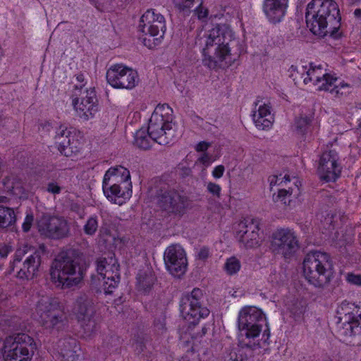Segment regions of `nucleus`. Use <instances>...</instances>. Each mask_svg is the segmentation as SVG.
<instances>
[{"label":"nucleus","instance_id":"nucleus-1","mask_svg":"<svg viewBox=\"0 0 361 361\" xmlns=\"http://www.w3.org/2000/svg\"><path fill=\"white\" fill-rule=\"evenodd\" d=\"M240 40L227 25H217L208 31L202 63L211 69L231 66L241 54Z\"/></svg>","mask_w":361,"mask_h":361},{"label":"nucleus","instance_id":"nucleus-2","mask_svg":"<svg viewBox=\"0 0 361 361\" xmlns=\"http://www.w3.org/2000/svg\"><path fill=\"white\" fill-rule=\"evenodd\" d=\"M85 269V262L82 253L75 249L68 250L60 252L52 262L51 279L59 286L71 288L80 283Z\"/></svg>","mask_w":361,"mask_h":361},{"label":"nucleus","instance_id":"nucleus-3","mask_svg":"<svg viewBox=\"0 0 361 361\" xmlns=\"http://www.w3.org/2000/svg\"><path fill=\"white\" fill-rule=\"evenodd\" d=\"M338 4L334 0H312L307 6L306 23L315 35H333L340 25Z\"/></svg>","mask_w":361,"mask_h":361},{"label":"nucleus","instance_id":"nucleus-4","mask_svg":"<svg viewBox=\"0 0 361 361\" xmlns=\"http://www.w3.org/2000/svg\"><path fill=\"white\" fill-rule=\"evenodd\" d=\"M338 4L334 0H312L307 6L306 23L315 35H333L340 25Z\"/></svg>","mask_w":361,"mask_h":361},{"label":"nucleus","instance_id":"nucleus-5","mask_svg":"<svg viewBox=\"0 0 361 361\" xmlns=\"http://www.w3.org/2000/svg\"><path fill=\"white\" fill-rule=\"evenodd\" d=\"M289 72L292 76L294 73H300L305 84L312 82L319 90L341 95L348 94L351 91V86L348 83L328 71L322 64L309 63L302 65L300 70L293 65L290 67Z\"/></svg>","mask_w":361,"mask_h":361},{"label":"nucleus","instance_id":"nucleus-6","mask_svg":"<svg viewBox=\"0 0 361 361\" xmlns=\"http://www.w3.org/2000/svg\"><path fill=\"white\" fill-rule=\"evenodd\" d=\"M303 274L314 286L322 288L328 285L333 276V263L326 252L312 251L303 260Z\"/></svg>","mask_w":361,"mask_h":361},{"label":"nucleus","instance_id":"nucleus-7","mask_svg":"<svg viewBox=\"0 0 361 361\" xmlns=\"http://www.w3.org/2000/svg\"><path fill=\"white\" fill-rule=\"evenodd\" d=\"M166 29L164 16L154 9H148L142 15L139 23L140 38L148 49H152L161 44Z\"/></svg>","mask_w":361,"mask_h":361},{"label":"nucleus","instance_id":"nucleus-8","mask_svg":"<svg viewBox=\"0 0 361 361\" xmlns=\"http://www.w3.org/2000/svg\"><path fill=\"white\" fill-rule=\"evenodd\" d=\"M44 245L35 250L24 245L16 250L11 267L16 270V277L22 280H31L37 275L41 265L42 255L45 252Z\"/></svg>","mask_w":361,"mask_h":361},{"label":"nucleus","instance_id":"nucleus-9","mask_svg":"<svg viewBox=\"0 0 361 361\" xmlns=\"http://www.w3.org/2000/svg\"><path fill=\"white\" fill-rule=\"evenodd\" d=\"M173 109L166 104H158L149 121L148 130L151 138L161 145H166L173 136Z\"/></svg>","mask_w":361,"mask_h":361},{"label":"nucleus","instance_id":"nucleus-10","mask_svg":"<svg viewBox=\"0 0 361 361\" xmlns=\"http://www.w3.org/2000/svg\"><path fill=\"white\" fill-rule=\"evenodd\" d=\"M35 349L36 343L31 336L17 334L5 339L3 357L5 361H30Z\"/></svg>","mask_w":361,"mask_h":361},{"label":"nucleus","instance_id":"nucleus-11","mask_svg":"<svg viewBox=\"0 0 361 361\" xmlns=\"http://www.w3.org/2000/svg\"><path fill=\"white\" fill-rule=\"evenodd\" d=\"M270 248L274 254L291 259L300 248L299 238L292 228H278L271 233Z\"/></svg>","mask_w":361,"mask_h":361},{"label":"nucleus","instance_id":"nucleus-12","mask_svg":"<svg viewBox=\"0 0 361 361\" xmlns=\"http://www.w3.org/2000/svg\"><path fill=\"white\" fill-rule=\"evenodd\" d=\"M36 313L39 322L47 329H60L63 326L66 316L56 298L43 295L37 301Z\"/></svg>","mask_w":361,"mask_h":361},{"label":"nucleus","instance_id":"nucleus-13","mask_svg":"<svg viewBox=\"0 0 361 361\" xmlns=\"http://www.w3.org/2000/svg\"><path fill=\"white\" fill-rule=\"evenodd\" d=\"M73 312L82 329L83 337L92 336L99 328L93 300L86 294H81L75 300Z\"/></svg>","mask_w":361,"mask_h":361},{"label":"nucleus","instance_id":"nucleus-14","mask_svg":"<svg viewBox=\"0 0 361 361\" xmlns=\"http://www.w3.org/2000/svg\"><path fill=\"white\" fill-rule=\"evenodd\" d=\"M204 300L203 291L198 288L184 294L180 301V312L183 318L190 324H196L201 318L208 317L210 312L204 307Z\"/></svg>","mask_w":361,"mask_h":361},{"label":"nucleus","instance_id":"nucleus-15","mask_svg":"<svg viewBox=\"0 0 361 361\" xmlns=\"http://www.w3.org/2000/svg\"><path fill=\"white\" fill-rule=\"evenodd\" d=\"M264 324H267L262 311L255 307H246L238 315V325L239 337L255 339L259 336Z\"/></svg>","mask_w":361,"mask_h":361},{"label":"nucleus","instance_id":"nucleus-16","mask_svg":"<svg viewBox=\"0 0 361 361\" xmlns=\"http://www.w3.org/2000/svg\"><path fill=\"white\" fill-rule=\"evenodd\" d=\"M107 82L114 89L133 90L139 82L136 70L123 63L111 65L106 71Z\"/></svg>","mask_w":361,"mask_h":361},{"label":"nucleus","instance_id":"nucleus-17","mask_svg":"<svg viewBox=\"0 0 361 361\" xmlns=\"http://www.w3.org/2000/svg\"><path fill=\"white\" fill-rule=\"evenodd\" d=\"M54 140L59 152L67 157H73L78 154L83 145L81 133L66 126H60L56 130Z\"/></svg>","mask_w":361,"mask_h":361},{"label":"nucleus","instance_id":"nucleus-18","mask_svg":"<svg viewBox=\"0 0 361 361\" xmlns=\"http://www.w3.org/2000/svg\"><path fill=\"white\" fill-rule=\"evenodd\" d=\"M37 226L40 234L49 239L61 240L71 235L70 223L63 216L43 215Z\"/></svg>","mask_w":361,"mask_h":361},{"label":"nucleus","instance_id":"nucleus-19","mask_svg":"<svg viewBox=\"0 0 361 361\" xmlns=\"http://www.w3.org/2000/svg\"><path fill=\"white\" fill-rule=\"evenodd\" d=\"M188 197L176 190L165 191L159 196L158 205L169 214L182 216L190 207Z\"/></svg>","mask_w":361,"mask_h":361},{"label":"nucleus","instance_id":"nucleus-20","mask_svg":"<svg viewBox=\"0 0 361 361\" xmlns=\"http://www.w3.org/2000/svg\"><path fill=\"white\" fill-rule=\"evenodd\" d=\"M270 331L268 326L264 331L263 339L261 341L252 342L251 340L245 341L244 338L239 337L238 348L232 350L228 355L225 361H245L254 356V350L257 348H264L269 344Z\"/></svg>","mask_w":361,"mask_h":361},{"label":"nucleus","instance_id":"nucleus-21","mask_svg":"<svg viewBox=\"0 0 361 361\" xmlns=\"http://www.w3.org/2000/svg\"><path fill=\"white\" fill-rule=\"evenodd\" d=\"M72 105L80 118L87 121L94 118L98 111L94 88L90 87L82 93L80 97L73 98Z\"/></svg>","mask_w":361,"mask_h":361},{"label":"nucleus","instance_id":"nucleus-22","mask_svg":"<svg viewBox=\"0 0 361 361\" xmlns=\"http://www.w3.org/2000/svg\"><path fill=\"white\" fill-rule=\"evenodd\" d=\"M168 271L174 276H183L187 269L188 261L185 250L178 245H172L166 248L164 255Z\"/></svg>","mask_w":361,"mask_h":361},{"label":"nucleus","instance_id":"nucleus-23","mask_svg":"<svg viewBox=\"0 0 361 361\" xmlns=\"http://www.w3.org/2000/svg\"><path fill=\"white\" fill-rule=\"evenodd\" d=\"M259 221L254 219H245L236 228V238L247 248L257 247L260 245Z\"/></svg>","mask_w":361,"mask_h":361},{"label":"nucleus","instance_id":"nucleus-24","mask_svg":"<svg viewBox=\"0 0 361 361\" xmlns=\"http://www.w3.org/2000/svg\"><path fill=\"white\" fill-rule=\"evenodd\" d=\"M338 160V154L334 150L322 154L318 171L323 180H336L340 177L341 166Z\"/></svg>","mask_w":361,"mask_h":361},{"label":"nucleus","instance_id":"nucleus-25","mask_svg":"<svg viewBox=\"0 0 361 361\" xmlns=\"http://www.w3.org/2000/svg\"><path fill=\"white\" fill-rule=\"evenodd\" d=\"M338 334L344 342L352 345H361V314H349Z\"/></svg>","mask_w":361,"mask_h":361},{"label":"nucleus","instance_id":"nucleus-26","mask_svg":"<svg viewBox=\"0 0 361 361\" xmlns=\"http://www.w3.org/2000/svg\"><path fill=\"white\" fill-rule=\"evenodd\" d=\"M252 117L256 128L259 130H268L272 126L274 115L267 104L259 101L255 102Z\"/></svg>","mask_w":361,"mask_h":361},{"label":"nucleus","instance_id":"nucleus-27","mask_svg":"<svg viewBox=\"0 0 361 361\" xmlns=\"http://www.w3.org/2000/svg\"><path fill=\"white\" fill-rule=\"evenodd\" d=\"M288 6V0H263L262 8L268 20L276 23L283 18Z\"/></svg>","mask_w":361,"mask_h":361},{"label":"nucleus","instance_id":"nucleus-28","mask_svg":"<svg viewBox=\"0 0 361 361\" xmlns=\"http://www.w3.org/2000/svg\"><path fill=\"white\" fill-rule=\"evenodd\" d=\"M102 188L106 197L116 200V197L128 199L132 193L131 182H122L125 185L121 187L118 184H110V182H102Z\"/></svg>","mask_w":361,"mask_h":361},{"label":"nucleus","instance_id":"nucleus-29","mask_svg":"<svg viewBox=\"0 0 361 361\" xmlns=\"http://www.w3.org/2000/svg\"><path fill=\"white\" fill-rule=\"evenodd\" d=\"M294 127L295 133L305 138L312 137L314 132L318 130V125L312 115L296 118Z\"/></svg>","mask_w":361,"mask_h":361},{"label":"nucleus","instance_id":"nucleus-30","mask_svg":"<svg viewBox=\"0 0 361 361\" xmlns=\"http://www.w3.org/2000/svg\"><path fill=\"white\" fill-rule=\"evenodd\" d=\"M221 148L216 147L212 152L201 153L195 155L194 169L200 168L203 173H206V169L221 157Z\"/></svg>","mask_w":361,"mask_h":361},{"label":"nucleus","instance_id":"nucleus-31","mask_svg":"<svg viewBox=\"0 0 361 361\" xmlns=\"http://www.w3.org/2000/svg\"><path fill=\"white\" fill-rule=\"evenodd\" d=\"M155 280V275L149 268L140 270L137 276V288L138 291L144 293L149 292Z\"/></svg>","mask_w":361,"mask_h":361},{"label":"nucleus","instance_id":"nucleus-32","mask_svg":"<svg viewBox=\"0 0 361 361\" xmlns=\"http://www.w3.org/2000/svg\"><path fill=\"white\" fill-rule=\"evenodd\" d=\"M8 192L19 198H27L32 188L28 182H2Z\"/></svg>","mask_w":361,"mask_h":361},{"label":"nucleus","instance_id":"nucleus-33","mask_svg":"<svg viewBox=\"0 0 361 361\" xmlns=\"http://www.w3.org/2000/svg\"><path fill=\"white\" fill-rule=\"evenodd\" d=\"M129 170L121 165L111 166L105 173L103 180H130Z\"/></svg>","mask_w":361,"mask_h":361},{"label":"nucleus","instance_id":"nucleus-34","mask_svg":"<svg viewBox=\"0 0 361 361\" xmlns=\"http://www.w3.org/2000/svg\"><path fill=\"white\" fill-rule=\"evenodd\" d=\"M103 279V289L106 294H110L120 281L119 271L106 269L104 274H99Z\"/></svg>","mask_w":361,"mask_h":361},{"label":"nucleus","instance_id":"nucleus-35","mask_svg":"<svg viewBox=\"0 0 361 361\" xmlns=\"http://www.w3.org/2000/svg\"><path fill=\"white\" fill-rule=\"evenodd\" d=\"M96 263L98 274H104L106 269L119 271V264L117 263L116 259L112 256L108 258L100 257L97 260Z\"/></svg>","mask_w":361,"mask_h":361},{"label":"nucleus","instance_id":"nucleus-36","mask_svg":"<svg viewBox=\"0 0 361 361\" xmlns=\"http://www.w3.org/2000/svg\"><path fill=\"white\" fill-rule=\"evenodd\" d=\"M16 220V218L13 209L0 205V229L11 226Z\"/></svg>","mask_w":361,"mask_h":361},{"label":"nucleus","instance_id":"nucleus-37","mask_svg":"<svg viewBox=\"0 0 361 361\" xmlns=\"http://www.w3.org/2000/svg\"><path fill=\"white\" fill-rule=\"evenodd\" d=\"M154 140L151 138L149 130L145 128H140L135 134V144L138 147L147 149H149Z\"/></svg>","mask_w":361,"mask_h":361},{"label":"nucleus","instance_id":"nucleus-38","mask_svg":"<svg viewBox=\"0 0 361 361\" xmlns=\"http://www.w3.org/2000/svg\"><path fill=\"white\" fill-rule=\"evenodd\" d=\"M195 159L194 153L188 154L178 165L177 172L183 177L189 176L192 172V167L194 168Z\"/></svg>","mask_w":361,"mask_h":361},{"label":"nucleus","instance_id":"nucleus-39","mask_svg":"<svg viewBox=\"0 0 361 361\" xmlns=\"http://www.w3.org/2000/svg\"><path fill=\"white\" fill-rule=\"evenodd\" d=\"M98 219L96 216L90 217L83 226L84 233L87 235H94L98 229Z\"/></svg>","mask_w":361,"mask_h":361},{"label":"nucleus","instance_id":"nucleus-40","mask_svg":"<svg viewBox=\"0 0 361 361\" xmlns=\"http://www.w3.org/2000/svg\"><path fill=\"white\" fill-rule=\"evenodd\" d=\"M240 261L235 257L228 258L224 264V269L229 275L236 274L240 270Z\"/></svg>","mask_w":361,"mask_h":361},{"label":"nucleus","instance_id":"nucleus-41","mask_svg":"<svg viewBox=\"0 0 361 361\" xmlns=\"http://www.w3.org/2000/svg\"><path fill=\"white\" fill-rule=\"evenodd\" d=\"M70 209L72 212L75 213L80 219H83L86 215L85 207L83 204L72 202L70 206Z\"/></svg>","mask_w":361,"mask_h":361},{"label":"nucleus","instance_id":"nucleus-42","mask_svg":"<svg viewBox=\"0 0 361 361\" xmlns=\"http://www.w3.org/2000/svg\"><path fill=\"white\" fill-rule=\"evenodd\" d=\"M173 2L180 10L184 11L192 8L195 0H173Z\"/></svg>","mask_w":361,"mask_h":361},{"label":"nucleus","instance_id":"nucleus-43","mask_svg":"<svg viewBox=\"0 0 361 361\" xmlns=\"http://www.w3.org/2000/svg\"><path fill=\"white\" fill-rule=\"evenodd\" d=\"M61 355L65 361H75L78 358L76 351L71 349H61Z\"/></svg>","mask_w":361,"mask_h":361},{"label":"nucleus","instance_id":"nucleus-44","mask_svg":"<svg viewBox=\"0 0 361 361\" xmlns=\"http://www.w3.org/2000/svg\"><path fill=\"white\" fill-rule=\"evenodd\" d=\"M133 345L135 351L137 354L142 353L145 348V343L144 338L138 336L135 340V342L133 343Z\"/></svg>","mask_w":361,"mask_h":361},{"label":"nucleus","instance_id":"nucleus-45","mask_svg":"<svg viewBox=\"0 0 361 361\" xmlns=\"http://www.w3.org/2000/svg\"><path fill=\"white\" fill-rule=\"evenodd\" d=\"M274 176L276 179V180L286 181L290 180L291 179L296 178L295 176L290 175V173L286 170H284L280 173H276L274 175Z\"/></svg>","mask_w":361,"mask_h":361},{"label":"nucleus","instance_id":"nucleus-46","mask_svg":"<svg viewBox=\"0 0 361 361\" xmlns=\"http://www.w3.org/2000/svg\"><path fill=\"white\" fill-rule=\"evenodd\" d=\"M211 147V143L206 141H201L197 143L195 146V149L197 152L204 153L208 152V149Z\"/></svg>","mask_w":361,"mask_h":361},{"label":"nucleus","instance_id":"nucleus-47","mask_svg":"<svg viewBox=\"0 0 361 361\" xmlns=\"http://www.w3.org/2000/svg\"><path fill=\"white\" fill-rule=\"evenodd\" d=\"M34 221V216L32 214H27L24 222L23 223L22 227L24 232L30 231Z\"/></svg>","mask_w":361,"mask_h":361},{"label":"nucleus","instance_id":"nucleus-48","mask_svg":"<svg viewBox=\"0 0 361 361\" xmlns=\"http://www.w3.org/2000/svg\"><path fill=\"white\" fill-rule=\"evenodd\" d=\"M346 279L348 282L351 284L361 286V274H354L350 273L348 274Z\"/></svg>","mask_w":361,"mask_h":361},{"label":"nucleus","instance_id":"nucleus-49","mask_svg":"<svg viewBox=\"0 0 361 361\" xmlns=\"http://www.w3.org/2000/svg\"><path fill=\"white\" fill-rule=\"evenodd\" d=\"M225 171V167L223 165L216 166L212 172V177L215 179H219L222 177Z\"/></svg>","mask_w":361,"mask_h":361},{"label":"nucleus","instance_id":"nucleus-50","mask_svg":"<svg viewBox=\"0 0 361 361\" xmlns=\"http://www.w3.org/2000/svg\"><path fill=\"white\" fill-rule=\"evenodd\" d=\"M207 190L210 193L217 197L220 196L221 187L213 182H209L207 185Z\"/></svg>","mask_w":361,"mask_h":361},{"label":"nucleus","instance_id":"nucleus-51","mask_svg":"<svg viewBox=\"0 0 361 361\" xmlns=\"http://www.w3.org/2000/svg\"><path fill=\"white\" fill-rule=\"evenodd\" d=\"M61 188L56 183V182H49L47 187V191L56 195L60 193Z\"/></svg>","mask_w":361,"mask_h":361},{"label":"nucleus","instance_id":"nucleus-52","mask_svg":"<svg viewBox=\"0 0 361 361\" xmlns=\"http://www.w3.org/2000/svg\"><path fill=\"white\" fill-rule=\"evenodd\" d=\"M209 256V250L207 247L200 248L197 253V258L201 260H206Z\"/></svg>","mask_w":361,"mask_h":361},{"label":"nucleus","instance_id":"nucleus-53","mask_svg":"<svg viewBox=\"0 0 361 361\" xmlns=\"http://www.w3.org/2000/svg\"><path fill=\"white\" fill-rule=\"evenodd\" d=\"M12 251L11 246L8 245H3L0 246V257L5 258Z\"/></svg>","mask_w":361,"mask_h":361},{"label":"nucleus","instance_id":"nucleus-54","mask_svg":"<svg viewBox=\"0 0 361 361\" xmlns=\"http://www.w3.org/2000/svg\"><path fill=\"white\" fill-rule=\"evenodd\" d=\"M195 13L199 19H204L207 16L208 11L203 6L200 5L196 9Z\"/></svg>","mask_w":361,"mask_h":361},{"label":"nucleus","instance_id":"nucleus-55","mask_svg":"<svg viewBox=\"0 0 361 361\" xmlns=\"http://www.w3.org/2000/svg\"><path fill=\"white\" fill-rule=\"evenodd\" d=\"M292 192H293V189H289L288 190H285V189H281V190H279V197H285L288 194L291 195Z\"/></svg>","mask_w":361,"mask_h":361},{"label":"nucleus","instance_id":"nucleus-56","mask_svg":"<svg viewBox=\"0 0 361 361\" xmlns=\"http://www.w3.org/2000/svg\"><path fill=\"white\" fill-rule=\"evenodd\" d=\"M76 80L78 82L81 83V85H83V83L85 81V75L83 74H82V73L78 74L76 75Z\"/></svg>","mask_w":361,"mask_h":361},{"label":"nucleus","instance_id":"nucleus-57","mask_svg":"<svg viewBox=\"0 0 361 361\" xmlns=\"http://www.w3.org/2000/svg\"><path fill=\"white\" fill-rule=\"evenodd\" d=\"M323 361H338L336 357H330L329 356H325Z\"/></svg>","mask_w":361,"mask_h":361},{"label":"nucleus","instance_id":"nucleus-58","mask_svg":"<svg viewBox=\"0 0 361 361\" xmlns=\"http://www.w3.org/2000/svg\"><path fill=\"white\" fill-rule=\"evenodd\" d=\"M354 15L357 18H360L361 17V9H360V8L355 9L354 11Z\"/></svg>","mask_w":361,"mask_h":361},{"label":"nucleus","instance_id":"nucleus-59","mask_svg":"<svg viewBox=\"0 0 361 361\" xmlns=\"http://www.w3.org/2000/svg\"><path fill=\"white\" fill-rule=\"evenodd\" d=\"M207 332V328L206 326H203L202 328V333H201L200 336L205 335Z\"/></svg>","mask_w":361,"mask_h":361},{"label":"nucleus","instance_id":"nucleus-60","mask_svg":"<svg viewBox=\"0 0 361 361\" xmlns=\"http://www.w3.org/2000/svg\"><path fill=\"white\" fill-rule=\"evenodd\" d=\"M68 345H69L70 347H72V346H73V345L75 347V345H76V343H75V340H71V341H69V342L68 343Z\"/></svg>","mask_w":361,"mask_h":361},{"label":"nucleus","instance_id":"nucleus-61","mask_svg":"<svg viewBox=\"0 0 361 361\" xmlns=\"http://www.w3.org/2000/svg\"><path fill=\"white\" fill-rule=\"evenodd\" d=\"M350 4H357L361 1V0H348Z\"/></svg>","mask_w":361,"mask_h":361},{"label":"nucleus","instance_id":"nucleus-62","mask_svg":"<svg viewBox=\"0 0 361 361\" xmlns=\"http://www.w3.org/2000/svg\"><path fill=\"white\" fill-rule=\"evenodd\" d=\"M5 197H0V202H2L4 199H5Z\"/></svg>","mask_w":361,"mask_h":361}]
</instances>
